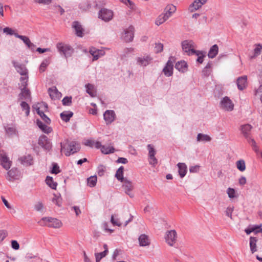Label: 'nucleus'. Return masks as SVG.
<instances>
[{"label": "nucleus", "mask_w": 262, "mask_h": 262, "mask_svg": "<svg viewBox=\"0 0 262 262\" xmlns=\"http://www.w3.org/2000/svg\"><path fill=\"white\" fill-rule=\"evenodd\" d=\"M181 46L184 54L188 56L200 53L199 51L195 50L196 45L192 40H185L181 42Z\"/></svg>", "instance_id": "1"}, {"label": "nucleus", "mask_w": 262, "mask_h": 262, "mask_svg": "<svg viewBox=\"0 0 262 262\" xmlns=\"http://www.w3.org/2000/svg\"><path fill=\"white\" fill-rule=\"evenodd\" d=\"M38 223L41 226H48L54 228H60L62 225V223L59 220L51 217H42Z\"/></svg>", "instance_id": "2"}, {"label": "nucleus", "mask_w": 262, "mask_h": 262, "mask_svg": "<svg viewBox=\"0 0 262 262\" xmlns=\"http://www.w3.org/2000/svg\"><path fill=\"white\" fill-rule=\"evenodd\" d=\"M60 146L61 152L64 149L66 150L64 152L66 156H69L71 154H74L78 152L80 148L79 144L76 141H71L68 143V147L67 149L66 148V145L62 143H60Z\"/></svg>", "instance_id": "3"}, {"label": "nucleus", "mask_w": 262, "mask_h": 262, "mask_svg": "<svg viewBox=\"0 0 262 262\" xmlns=\"http://www.w3.org/2000/svg\"><path fill=\"white\" fill-rule=\"evenodd\" d=\"M56 48L60 54L66 58L71 57L74 53V49L71 46L63 42L58 43Z\"/></svg>", "instance_id": "4"}, {"label": "nucleus", "mask_w": 262, "mask_h": 262, "mask_svg": "<svg viewBox=\"0 0 262 262\" xmlns=\"http://www.w3.org/2000/svg\"><path fill=\"white\" fill-rule=\"evenodd\" d=\"M98 16L99 18L105 22H108L113 19L114 13L111 10L102 8L99 12Z\"/></svg>", "instance_id": "5"}, {"label": "nucleus", "mask_w": 262, "mask_h": 262, "mask_svg": "<svg viewBox=\"0 0 262 262\" xmlns=\"http://www.w3.org/2000/svg\"><path fill=\"white\" fill-rule=\"evenodd\" d=\"M152 60V58L148 54H144L136 58L137 64L141 67L147 66L151 63Z\"/></svg>", "instance_id": "6"}, {"label": "nucleus", "mask_w": 262, "mask_h": 262, "mask_svg": "<svg viewBox=\"0 0 262 262\" xmlns=\"http://www.w3.org/2000/svg\"><path fill=\"white\" fill-rule=\"evenodd\" d=\"M177 237V233L176 230L168 231L165 236V241L170 246H173L176 243Z\"/></svg>", "instance_id": "7"}, {"label": "nucleus", "mask_w": 262, "mask_h": 262, "mask_svg": "<svg viewBox=\"0 0 262 262\" xmlns=\"http://www.w3.org/2000/svg\"><path fill=\"white\" fill-rule=\"evenodd\" d=\"M221 107L226 111H232L234 108V104L228 97L223 98L220 102Z\"/></svg>", "instance_id": "8"}, {"label": "nucleus", "mask_w": 262, "mask_h": 262, "mask_svg": "<svg viewBox=\"0 0 262 262\" xmlns=\"http://www.w3.org/2000/svg\"><path fill=\"white\" fill-rule=\"evenodd\" d=\"M0 162L1 165L6 170L9 169L12 164V162L9 160L6 153L4 151H0Z\"/></svg>", "instance_id": "9"}, {"label": "nucleus", "mask_w": 262, "mask_h": 262, "mask_svg": "<svg viewBox=\"0 0 262 262\" xmlns=\"http://www.w3.org/2000/svg\"><path fill=\"white\" fill-rule=\"evenodd\" d=\"M38 144L45 150H50L52 148V143L45 135H41L38 139Z\"/></svg>", "instance_id": "10"}, {"label": "nucleus", "mask_w": 262, "mask_h": 262, "mask_svg": "<svg viewBox=\"0 0 262 262\" xmlns=\"http://www.w3.org/2000/svg\"><path fill=\"white\" fill-rule=\"evenodd\" d=\"M173 57H170L163 69V72L166 77H169L173 74V64L171 60Z\"/></svg>", "instance_id": "11"}, {"label": "nucleus", "mask_w": 262, "mask_h": 262, "mask_svg": "<svg viewBox=\"0 0 262 262\" xmlns=\"http://www.w3.org/2000/svg\"><path fill=\"white\" fill-rule=\"evenodd\" d=\"M122 182L123 183L122 187L125 193L128 195L130 198L134 197V194L131 192L134 187L133 183L126 179Z\"/></svg>", "instance_id": "12"}, {"label": "nucleus", "mask_w": 262, "mask_h": 262, "mask_svg": "<svg viewBox=\"0 0 262 262\" xmlns=\"http://www.w3.org/2000/svg\"><path fill=\"white\" fill-rule=\"evenodd\" d=\"M147 149L148 150L149 163L151 165H155L158 163V160L155 157L156 151L151 144L147 145Z\"/></svg>", "instance_id": "13"}, {"label": "nucleus", "mask_w": 262, "mask_h": 262, "mask_svg": "<svg viewBox=\"0 0 262 262\" xmlns=\"http://www.w3.org/2000/svg\"><path fill=\"white\" fill-rule=\"evenodd\" d=\"M116 117L115 113L113 110H106L103 114V118L107 125L114 122Z\"/></svg>", "instance_id": "14"}, {"label": "nucleus", "mask_w": 262, "mask_h": 262, "mask_svg": "<svg viewBox=\"0 0 262 262\" xmlns=\"http://www.w3.org/2000/svg\"><path fill=\"white\" fill-rule=\"evenodd\" d=\"M134 28L133 26H129L128 28L124 30L123 38L126 42H130L134 38Z\"/></svg>", "instance_id": "15"}, {"label": "nucleus", "mask_w": 262, "mask_h": 262, "mask_svg": "<svg viewBox=\"0 0 262 262\" xmlns=\"http://www.w3.org/2000/svg\"><path fill=\"white\" fill-rule=\"evenodd\" d=\"M12 63L17 72L22 76H28V70L25 65L19 63L15 61H13Z\"/></svg>", "instance_id": "16"}, {"label": "nucleus", "mask_w": 262, "mask_h": 262, "mask_svg": "<svg viewBox=\"0 0 262 262\" xmlns=\"http://www.w3.org/2000/svg\"><path fill=\"white\" fill-rule=\"evenodd\" d=\"M18 177L19 171L16 168H12L11 170L8 171L6 176V179L8 181L11 182L18 179Z\"/></svg>", "instance_id": "17"}, {"label": "nucleus", "mask_w": 262, "mask_h": 262, "mask_svg": "<svg viewBox=\"0 0 262 262\" xmlns=\"http://www.w3.org/2000/svg\"><path fill=\"white\" fill-rule=\"evenodd\" d=\"M252 128L253 127L251 125L246 124L241 126L240 130L245 138H248V136H251Z\"/></svg>", "instance_id": "18"}, {"label": "nucleus", "mask_w": 262, "mask_h": 262, "mask_svg": "<svg viewBox=\"0 0 262 262\" xmlns=\"http://www.w3.org/2000/svg\"><path fill=\"white\" fill-rule=\"evenodd\" d=\"M207 0H194L193 3L189 6V10L193 12L202 7L203 5L207 2Z\"/></svg>", "instance_id": "19"}, {"label": "nucleus", "mask_w": 262, "mask_h": 262, "mask_svg": "<svg viewBox=\"0 0 262 262\" xmlns=\"http://www.w3.org/2000/svg\"><path fill=\"white\" fill-rule=\"evenodd\" d=\"M48 92L52 99H59L61 97V93L55 86L49 88Z\"/></svg>", "instance_id": "20"}, {"label": "nucleus", "mask_w": 262, "mask_h": 262, "mask_svg": "<svg viewBox=\"0 0 262 262\" xmlns=\"http://www.w3.org/2000/svg\"><path fill=\"white\" fill-rule=\"evenodd\" d=\"M237 88L239 90H243L247 86V77L246 76H243L238 77L237 79Z\"/></svg>", "instance_id": "21"}, {"label": "nucleus", "mask_w": 262, "mask_h": 262, "mask_svg": "<svg viewBox=\"0 0 262 262\" xmlns=\"http://www.w3.org/2000/svg\"><path fill=\"white\" fill-rule=\"evenodd\" d=\"M18 160L22 164L25 166H30L33 163V158L30 155L21 157Z\"/></svg>", "instance_id": "22"}, {"label": "nucleus", "mask_w": 262, "mask_h": 262, "mask_svg": "<svg viewBox=\"0 0 262 262\" xmlns=\"http://www.w3.org/2000/svg\"><path fill=\"white\" fill-rule=\"evenodd\" d=\"M14 35L16 37L23 40L24 43H25L29 48L32 49L34 47V45L31 42L30 40L27 36L20 35L17 33L15 34Z\"/></svg>", "instance_id": "23"}, {"label": "nucleus", "mask_w": 262, "mask_h": 262, "mask_svg": "<svg viewBox=\"0 0 262 262\" xmlns=\"http://www.w3.org/2000/svg\"><path fill=\"white\" fill-rule=\"evenodd\" d=\"M73 28L75 29L76 35L78 36L82 37L83 36V29L80 24L77 21L73 23Z\"/></svg>", "instance_id": "24"}, {"label": "nucleus", "mask_w": 262, "mask_h": 262, "mask_svg": "<svg viewBox=\"0 0 262 262\" xmlns=\"http://www.w3.org/2000/svg\"><path fill=\"white\" fill-rule=\"evenodd\" d=\"M36 123L38 127L45 133L49 134L50 133L52 130L50 127L48 126L47 125L45 124L42 121L38 119L37 120Z\"/></svg>", "instance_id": "25"}, {"label": "nucleus", "mask_w": 262, "mask_h": 262, "mask_svg": "<svg viewBox=\"0 0 262 262\" xmlns=\"http://www.w3.org/2000/svg\"><path fill=\"white\" fill-rule=\"evenodd\" d=\"M257 240V237L251 236L249 238L250 248L252 253H254L257 251L256 243Z\"/></svg>", "instance_id": "26"}, {"label": "nucleus", "mask_w": 262, "mask_h": 262, "mask_svg": "<svg viewBox=\"0 0 262 262\" xmlns=\"http://www.w3.org/2000/svg\"><path fill=\"white\" fill-rule=\"evenodd\" d=\"M175 68L179 71L184 73L187 71V64L185 61H178L176 63Z\"/></svg>", "instance_id": "27"}, {"label": "nucleus", "mask_w": 262, "mask_h": 262, "mask_svg": "<svg viewBox=\"0 0 262 262\" xmlns=\"http://www.w3.org/2000/svg\"><path fill=\"white\" fill-rule=\"evenodd\" d=\"M179 168V173L181 178H183L186 174L187 167L184 163H179L177 164Z\"/></svg>", "instance_id": "28"}, {"label": "nucleus", "mask_w": 262, "mask_h": 262, "mask_svg": "<svg viewBox=\"0 0 262 262\" xmlns=\"http://www.w3.org/2000/svg\"><path fill=\"white\" fill-rule=\"evenodd\" d=\"M33 108L36 110L37 113L40 116L41 119L47 123L50 124L51 122L50 119L43 112L41 111L40 110V107H38L37 105H34L33 106Z\"/></svg>", "instance_id": "29"}, {"label": "nucleus", "mask_w": 262, "mask_h": 262, "mask_svg": "<svg viewBox=\"0 0 262 262\" xmlns=\"http://www.w3.org/2000/svg\"><path fill=\"white\" fill-rule=\"evenodd\" d=\"M212 62L209 61L205 68L203 69L202 71V75L204 76H209L212 72Z\"/></svg>", "instance_id": "30"}, {"label": "nucleus", "mask_w": 262, "mask_h": 262, "mask_svg": "<svg viewBox=\"0 0 262 262\" xmlns=\"http://www.w3.org/2000/svg\"><path fill=\"white\" fill-rule=\"evenodd\" d=\"M140 246L144 247L149 245L150 242L148 236L145 234H141L139 237Z\"/></svg>", "instance_id": "31"}, {"label": "nucleus", "mask_w": 262, "mask_h": 262, "mask_svg": "<svg viewBox=\"0 0 262 262\" xmlns=\"http://www.w3.org/2000/svg\"><path fill=\"white\" fill-rule=\"evenodd\" d=\"M219 52V47L217 45H214L212 46L208 53V56L210 58H214L217 54Z\"/></svg>", "instance_id": "32"}, {"label": "nucleus", "mask_w": 262, "mask_h": 262, "mask_svg": "<svg viewBox=\"0 0 262 262\" xmlns=\"http://www.w3.org/2000/svg\"><path fill=\"white\" fill-rule=\"evenodd\" d=\"M73 115V113L71 111H64L60 115L61 119L66 122L70 120Z\"/></svg>", "instance_id": "33"}, {"label": "nucleus", "mask_w": 262, "mask_h": 262, "mask_svg": "<svg viewBox=\"0 0 262 262\" xmlns=\"http://www.w3.org/2000/svg\"><path fill=\"white\" fill-rule=\"evenodd\" d=\"M30 98V92L26 88L21 89V93L19 94V99L28 100Z\"/></svg>", "instance_id": "34"}, {"label": "nucleus", "mask_w": 262, "mask_h": 262, "mask_svg": "<svg viewBox=\"0 0 262 262\" xmlns=\"http://www.w3.org/2000/svg\"><path fill=\"white\" fill-rule=\"evenodd\" d=\"M196 140L198 142H210L211 138L207 135L199 133L198 134Z\"/></svg>", "instance_id": "35"}, {"label": "nucleus", "mask_w": 262, "mask_h": 262, "mask_svg": "<svg viewBox=\"0 0 262 262\" xmlns=\"http://www.w3.org/2000/svg\"><path fill=\"white\" fill-rule=\"evenodd\" d=\"M123 170L124 167L120 166L116 171L115 177L120 182L124 181L125 179L123 177Z\"/></svg>", "instance_id": "36"}, {"label": "nucleus", "mask_w": 262, "mask_h": 262, "mask_svg": "<svg viewBox=\"0 0 262 262\" xmlns=\"http://www.w3.org/2000/svg\"><path fill=\"white\" fill-rule=\"evenodd\" d=\"M168 19V16L163 14V13L160 15L156 20L155 24L157 26H159L164 23Z\"/></svg>", "instance_id": "37"}, {"label": "nucleus", "mask_w": 262, "mask_h": 262, "mask_svg": "<svg viewBox=\"0 0 262 262\" xmlns=\"http://www.w3.org/2000/svg\"><path fill=\"white\" fill-rule=\"evenodd\" d=\"M86 89V93H88L91 97H95L96 96V92L94 91V86L90 83L85 85Z\"/></svg>", "instance_id": "38"}, {"label": "nucleus", "mask_w": 262, "mask_h": 262, "mask_svg": "<svg viewBox=\"0 0 262 262\" xmlns=\"http://www.w3.org/2000/svg\"><path fill=\"white\" fill-rule=\"evenodd\" d=\"M101 151L103 154L107 155L114 153L115 151V148L113 146H106L103 145V146L101 147Z\"/></svg>", "instance_id": "39"}, {"label": "nucleus", "mask_w": 262, "mask_h": 262, "mask_svg": "<svg viewBox=\"0 0 262 262\" xmlns=\"http://www.w3.org/2000/svg\"><path fill=\"white\" fill-rule=\"evenodd\" d=\"M47 184L52 189H55L57 186V183L53 181V178L48 176L46 179Z\"/></svg>", "instance_id": "40"}, {"label": "nucleus", "mask_w": 262, "mask_h": 262, "mask_svg": "<svg viewBox=\"0 0 262 262\" xmlns=\"http://www.w3.org/2000/svg\"><path fill=\"white\" fill-rule=\"evenodd\" d=\"M90 53L93 56V61L99 59L98 52L99 51L98 49H96L95 48L92 47L90 48L89 51Z\"/></svg>", "instance_id": "41"}, {"label": "nucleus", "mask_w": 262, "mask_h": 262, "mask_svg": "<svg viewBox=\"0 0 262 262\" xmlns=\"http://www.w3.org/2000/svg\"><path fill=\"white\" fill-rule=\"evenodd\" d=\"M237 169L241 171H244L246 169L245 162L244 160H240L236 163Z\"/></svg>", "instance_id": "42"}, {"label": "nucleus", "mask_w": 262, "mask_h": 262, "mask_svg": "<svg viewBox=\"0 0 262 262\" xmlns=\"http://www.w3.org/2000/svg\"><path fill=\"white\" fill-rule=\"evenodd\" d=\"M50 61L49 58L44 59L41 63L39 67V71L40 72H43L45 71L47 67L50 64Z\"/></svg>", "instance_id": "43"}, {"label": "nucleus", "mask_w": 262, "mask_h": 262, "mask_svg": "<svg viewBox=\"0 0 262 262\" xmlns=\"http://www.w3.org/2000/svg\"><path fill=\"white\" fill-rule=\"evenodd\" d=\"M97 183V177L96 176H92L88 179V185L91 187H94Z\"/></svg>", "instance_id": "44"}, {"label": "nucleus", "mask_w": 262, "mask_h": 262, "mask_svg": "<svg viewBox=\"0 0 262 262\" xmlns=\"http://www.w3.org/2000/svg\"><path fill=\"white\" fill-rule=\"evenodd\" d=\"M199 53H194V55L198 56L196 61L200 63H202L204 61V58L205 57L204 53L202 51H199Z\"/></svg>", "instance_id": "45"}, {"label": "nucleus", "mask_w": 262, "mask_h": 262, "mask_svg": "<svg viewBox=\"0 0 262 262\" xmlns=\"http://www.w3.org/2000/svg\"><path fill=\"white\" fill-rule=\"evenodd\" d=\"M20 106L23 110L26 111V115L28 116L30 113V107L28 104L25 101H22L20 103Z\"/></svg>", "instance_id": "46"}, {"label": "nucleus", "mask_w": 262, "mask_h": 262, "mask_svg": "<svg viewBox=\"0 0 262 262\" xmlns=\"http://www.w3.org/2000/svg\"><path fill=\"white\" fill-rule=\"evenodd\" d=\"M28 76H21L20 78V80L21 81V87L22 88H26L27 86L28 85Z\"/></svg>", "instance_id": "47"}, {"label": "nucleus", "mask_w": 262, "mask_h": 262, "mask_svg": "<svg viewBox=\"0 0 262 262\" xmlns=\"http://www.w3.org/2000/svg\"><path fill=\"white\" fill-rule=\"evenodd\" d=\"M108 252V250H104V251L100 253H96L95 254L96 259L101 260L102 258L104 257Z\"/></svg>", "instance_id": "48"}, {"label": "nucleus", "mask_w": 262, "mask_h": 262, "mask_svg": "<svg viewBox=\"0 0 262 262\" xmlns=\"http://www.w3.org/2000/svg\"><path fill=\"white\" fill-rule=\"evenodd\" d=\"M5 131L6 133L10 136L15 135L16 132V129L13 127H5Z\"/></svg>", "instance_id": "49"}, {"label": "nucleus", "mask_w": 262, "mask_h": 262, "mask_svg": "<svg viewBox=\"0 0 262 262\" xmlns=\"http://www.w3.org/2000/svg\"><path fill=\"white\" fill-rule=\"evenodd\" d=\"M52 201L54 204H55L59 207L61 206V199L60 197L57 196V195H54V196L52 199Z\"/></svg>", "instance_id": "50"}, {"label": "nucleus", "mask_w": 262, "mask_h": 262, "mask_svg": "<svg viewBox=\"0 0 262 262\" xmlns=\"http://www.w3.org/2000/svg\"><path fill=\"white\" fill-rule=\"evenodd\" d=\"M261 51H262V46L261 45H260L259 44L257 45L254 50V55L253 57H252V58L259 55L260 54V52H261Z\"/></svg>", "instance_id": "51"}, {"label": "nucleus", "mask_w": 262, "mask_h": 262, "mask_svg": "<svg viewBox=\"0 0 262 262\" xmlns=\"http://www.w3.org/2000/svg\"><path fill=\"white\" fill-rule=\"evenodd\" d=\"M227 193L229 198L232 199L236 197L235 191L233 188H228L227 190Z\"/></svg>", "instance_id": "52"}, {"label": "nucleus", "mask_w": 262, "mask_h": 262, "mask_svg": "<svg viewBox=\"0 0 262 262\" xmlns=\"http://www.w3.org/2000/svg\"><path fill=\"white\" fill-rule=\"evenodd\" d=\"M155 49L156 53L161 52L163 50V45L161 43H156Z\"/></svg>", "instance_id": "53"}, {"label": "nucleus", "mask_w": 262, "mask_h": 262, "mask_svg": "<svg viewBox=\"0 0 262 262\" xmlns=\"http://www.w3.org/2000/svg\"><path fill=\"white\" fill-rule=\"evenodd\" d=\"M63 105H70L72 103V97L66 96L62 100Z\"/></svg>", "instance_id": "54"}, {"label": "nucleus", "mask_w": 262, "mask_h": 262, "mask_svg": "<svg viewBox=\"0 0 262 262\" xmlns=\"http://www.w3.org/2000/svg\"><path fill=\"white\" fill-rule=\"evenodd\" d=\"M234 210V207L233 206H229L227 208L226 211H225V214L226 215L230 217L231 219H232V212Z\"/></svg>", "instance_id": "55"}, {"label": "nucleus", "mask_w": 262, "mask_h": 262, "mask_svg": "<svg viewBox=\"0 0 262 262\" xmlns=\"http://www.w3.org/2000/svg\"><path fill=\"white\" fill-rule=\"evenodd\" d=\"M105 170V167L102 165H100L97 168V173L99 176H102Z\"/></svg>", "instance_id": "56"}, {"label": "nucleus", "mask_w": 262, "mask_h": 262, "mask_svg": "<svg viewBox=\"0 0 262 262\" xmlns=\"http://www.w3.org/2000/svg\"><path fill=\"white\" fill-rule=\"evenodd\" d=\"M52 169L51 170V173L54 174H57L60 172L59 167L58 166L57 163H54L52 164Z\"/></svg>", "instance_id": "57"}, {"label": "nucleus", "mask_w": 262, "mask_h": 262, "mask_svg": "<svg viewBox=\"0 0 262 262\" xmlns=\"http://www.w3.org/2000/svg\"><path fill=\"white\" fill-rule=\"evenodd\" d=\"M111 221L112 223L114 225H115V226H119V227L121 226V223L120 222L119 220L118 219H115L114 218V215H113L111 216Z\"/></svg>", "instance_id": "58"}, {"label": "nucleus", "mask_w": 262, "mask_h": 262, "mask_svg": "<svg viewBox=\"0 0 262 262\" xmlns=\"http://www.w3.org/2000/svg\"><path fill=\"white\" fill-rule=\"evenodd\" d=\"M134 49L132 48L124 49L123 50V54L122 55V56L124 57H126L129 54L132 53L134 52Z\"/></svg>", "instance_id": "59"}, {"label": "nucleus", "mask_w": 262, "mask_h": 262, "mask_svg": "<svg viewBox=\"0 0 262 262\" xmlns=\"http://www.w3.org/2000/svg\"><path fill=\"white\" fill-rule=\"evenodd\" d=\"M3 32L5 33H6L7 34H8V35H14L15 33H14V31L13 30L10 28H9V27H6L4 29H3Z\"/></svg>", "instance_id": "60"}, {"label": "nucleus", "mask_w": 262, "mask_h": 262, "mask_svg": "<svg viewBox=\"0 0 262 262\" xmlns=\"http://www.w3.org/2000/svg\"><path fill=\"white\" fill-rule=\"evenodd\" d=\"M35 209L36 211H41L43 208V204L41 202H37L34 206Z\"/></svg>", "instance_id": "61"}, {"label": "nucleus", "mask_w": 262, "mask_h": 262, "mask_svg": "<svg viewBox=\"0 0 262 262\" xmlns=\"http://www.w3.org/2000/svg\"><path fill=\"white\" fill-rule=\"evenodd\" d=\"M165 9H166V11H170L172 13L174 12V11L176 10L175 6H174L173 5H172L167 6Z\"/></svg>", "instance_id": "62"}, {"label": "nucleus", "mask_w": 262, "mask_h": 262, "mask_svg": "<svg viewBox=\"0 0 262 262\" xmlns=\"http://www.w3.org/2000/svg\"><path fill=\"white\" fill-rule=\"evenodd\" d=\"M254 229H255V231H253V233L255 234H257L259 233H262V228L261 226H254Z\"/></svg>", "instance_id": "63"}, {"label": "nucleus", "mask_w": 262, "mask_h": 262, "mask_svg": "<svg viewBox=\"0 0 262 262\" xmlns=\"http://www.w3.org/2000/svg\"><path fill=\"white\" fill-rule=\"evenodd\" d=\"M11 246L14 250H18L19 248V245L16 241L11 242Z\"/></svg>", "instance_id": "64"}]
</instances>
